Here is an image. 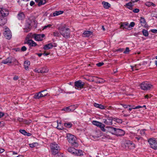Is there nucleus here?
<instances>
[{
    "instance_id": "40",
    "label": "nucleus",
    "mask_w": 157,
    "mask_h": 157,
    "mask_svg": "<svg viewBox=\"0 0 157 157\" xmlns=\"http://www.w3.org/2000/svg\"><path fill=\"white\" fill-rule=\"evenodd\" d=\"M143 35L145 36H147L148 35V33L147 31L145 29H143L142 31Z\"/></svg>"
},
{
    "instance_id": "17",
    "label": "nucleus",
    "mask_w": 157,
    "mask_h": 157,
    "mask_svg": "<svg viewBox=\"0 0 157 157\" xmlns=\"http://www.w3.org/2000/svg\"><path fill=\"white\" fill-rule=\"evenodd\" d=\"M24 44H28L30 46L32 47H35L37 45L36 43L32 40H29L25 41Z\"/></svg>"
},
{
    "instance_id": "21",
    "label": "nucleus",
    "mask_w": 157,
    "mask_h": 157,
    "mask_svg": "<svg viewBox=\"0 0 157 157\" xmlns=\"http://www.w3.org/2000/svg\"><path fill=\"white\" fill-rule=\"evenodd\" d=\"M55 44V45H53L52 43H50L48 44H46L44 46V50H47L51 49L53 47H56L57 46V44Z\"/></svg>"
},
{
    "instance_id": "26",
    "label": "nucleus",
    "mask_w": 157,
    "mask_h": 157,
    "mask_svg": "<svg viewBox=\"0 0 157 157\" xmlns=\"http://www.w3.org/2000/svg\"><path fill=\"white\" fill-rule=\"evenodd\" d=\"M135 140L136 141H137L139 142H141L143 140V138L142 137L140 136L135 135L134 136Z\"/></svg>"
},
{
    "instance_id": "34",
    "label": "nucleus",
    "mask_w": 157,
    "mask_h": 157,
    "mask_svg": "<svg viewBox=\"0 0 157 157\" xmlns=\"http://www.w3.org/2000/svg\"><path fill=\"white\" fill-rule=\"evenodd\" d=\"M128 25H129L128 23H123L121 25V27L124 28L129 30L130 29H129Z\"/></svg>"
},
{
    "instance_id": "41",
    "label": "nucleus",
    "mask_w": 157,
    "mask_h": 157,
    "mask_svg": "<svg viewBox=\"0 0 157 157\" xmlns=\"http://www.w3.org/2000/svg\"><path fill=\"white\" fill-rule=\"evenodd\" d=\"M29 147H31L33 148L35 147L36 146L38 145V144L37 143L35 142L33 143L32 144H29Z\"/></svg>"
},
{
    "instance_id": "4",
    "label": "nucleus",
    "mask_w": 157,
    "mask_h": 157,
    "mask_svg": "<svg viewBox=\"0 0 157 157\" xmlns=\"http://www.w3.org/2000/svg\"><path fill=\"white\" fill-rule=\"evenodd\" d=\"M148 142L151 148L155 150L157 149V142L155 138H152L149 139L148 140Z\"/></svg>"
},
{
    "instance_id": "9",
    "label": "nucleus",
    "mask_w": 157,
    "mask_h": 157,
    "mask_svg": "<svg viewBox=\"0 0 157 157\" xmlns=\"http://www.w3.org/2000/svg\"><path fill=\"white\" fill-rule=\"evenodd\" d=\"M4 37L8 40H10L12 37V33L11 31L8 29H5L3 33Z\"/></svg>"
},
{
    "instance_id": "7",
    "label": "nucleus",
    "mask_w": 157,
    "mask_h": 157,
    "mask_svg": "<svg viewBox=\"0 0 157 157\" xmlns=\"http://www.w3.org/2000/svg\"><path fill=\"white\" fill-rule=\"evenodd\" d=\"M152 85L147 82H144L142 83L140 85L141 88L144 90L150 89Z\"/></svg>"
},
{
    "instance_id": "29",
    "label": "nucleus",
    "mask_w": 157,
    "mask_h": 157,
    "mask_svg": "<svg viewBox=\"0 0 157 157\" xmlns=\"http://www.w3.org/2000/svg\"><path fill=\"white\" fill-rule=\"evenodd\" d=\"M83 155V152L82 151L75 149V155L81 156L82 155Z\"/></svg>"
},
{
    "instance_id": "53",
    "label": "nucleus",
    "mask_w": 157,
    "mask_h": 157,
    "mask_svg": "<svg viewBox=\"0 0 157 157\" xmlns=\"http://www.w3.org/2000/svg\"><path fill=\"white\" fill-rule=\"evenodd\" d=\"M140 11V10L138 9H135L133 10V12L134 13H138Z\"/></svg>"
},
{
    "instance_id": "24",
    "label": "nucleus",
    "mask_w": 157,
    "mask_h": 157,
    "mask_svg": "<svg viewBox=\"0 0 157 157\" xmlns=\"http://www.w3.org/2000/svg\"><path fill=\"white\" fill-rule=\"evenodd\" d=\"M103 7L106 9H108L110 7L111 5L108 2L103 1L102 2Z\"/></svg>"
},
{
    "instance_id": "14",
    "label": "nucleus",
    "mask_w": 157,
    "mask_h": 157,
    "mask_svg": "<svg viewBox=\"0 0 157 157\" xmlns=\"http://www.w3.org/2000/svg\"><path fill=\"white\" fill-rule=\"evenodd\" d=\"M46 90H44L36 93L33 96V98L35 99H39L43 97V95H44L42 94V93H44L46 92Z\"/></svg>"
},
{
    "instance_id": "16",
    "label": "nucleus",
    "mask_w": 157,
    "mask_h": 157,
    "mask_svg": "<svg viewBox=\"0 0 157 157\" xmlns=\"http://www.w3.org/2000/svg\"><path fill=\"white\" fill-rule=\"evenodd\" d=\"M37 23L36 20L32 19L31 21V23H29L28 28L29 29H30L32 26H33L34 28H36L37 27Z\"/></svg>"
},
{
    "instance_id": "39",
    "label": "nucleus",
    "mask_w": 157,
    "mask_h": 157,
    "mask_svg": "<svg viewBox=\"0 0 157 157\" xmlns=\"http://www.w3.org/2000/svg\"><path fill=\"white\" fill-rule=\"evenodd\" d=\"M55 157H66V156L62 153H59L54 155Z\"/></svg>"
},
{
    "instance_id": "23",
    "label": "nucleus",
    "mask_w": 157,
    "mask_h": 157,
    "mask_svg": "<svg viewBox=\"0 0 157 157\" xmlns=\"http://www.w3.org/2000/svg\"><path fill=\"white\" fill-rule=\"evenodd\" d=\"M17 17L18 20H22L25 18L24 14L22 12H20L18 14Z\"/></svg>"
},
{
    "instance_id": "36",
    "label": "nucleus",
    "mask_w": 157,
    "mask_h": 157,
    "mask_svg": "<svg viewBox=\"0 0 157 157\" xmlns=\"http://www.w3.org/2000/svg\"><path fill=\"white\" fill-rule=\"evenodd\" d=\"M40 69V73H46L48 72V69L46 67H44L42 68H41Z\"/></svg>"
},
{
    "instance_id": "42",
    "label": "nucleus",
    "mask_w": 157,
    "mask_h": 157,
    "mask_svg": "<svg viewBox=\"0 0 157 157\" xmlns=\"http://www.w3.org/2000/svg\"><path fill=\"white\" fill-rule=\"evenodd\" d=\"M72 106H69L68 107H67L63 109V110L65 111H66L67 112H69L70 111H72L71 109V108L72 107Z\"/></svg>"
},
{
    "instance_id": "45",
    "label": "nucleus",
    "mask_w": 157,
    "mask_h": 157,
    "mask_svg": "<svg viewBox=\"0 0 157 157\" xmlns=\"http://www.w3.org/2000/svg\"><path fill=\"white\" fill-rule=\"evenodd\" d=\"M19 132L20 133L24 135H25V134L26 133V131L24 129L20 130Z\"/></svg>"
},
{
    "instance_id": "30",
    "label": "nucleus",
    "mask_w": 157,
    "mask_h": 157,
    "mask_svg": "<svg viewBox=\"0 0 157 157\" xmlns=\"http://www.w3.org/2000/svg\"><path fill=\"white\" fill-rule=\"evenodd\" d=\"M75 148L72 147L68 148L67 150L69 152L75 155Z\"/></svg>"
},
{
    "instance_id": "59",
    "label": "nucleus",
    "mask_w": 157,
    "mask_h": 157,
    "mask_svg": "<svg viewBox=\"0 0 157 157\" xmlns=\"http://www.w3.org/2000/svg\"><path fill=\"white\" fill-rule=\"evenodd\" d=\"M142 107V106H140V105H138V106H136V107L133 108V109H139V108H141Z\"/></svg>"
},
{
    "instance_id": "62",
    "label": "nucleus",
    "mask_w": 157,
    "mask_h": 157,
    "mask_svg": "<svg viewBox=\"0 0 157 157\" xmlns=\"http://www.w3.org/2000/svg\"><path fill=\"white\" fill-rule=\"evenodd\" d=\"M17 120L20 122H21L23 121V119L22 118H18L17 119Z\"/></svg>"
},
{
    "instance_id": "58",
    "label": "nucleus",
    "mask_w": 157,
    "mask_h": 157,
    "mask_svg": "<svg viewBox=\"0 0 157 157\" xmlns=\"http://www.w3.org/2000/svg\"><path fill=\"white\" fill-rule=\"evenodd\" d=\"M123 50V49L122 48H120L118 49H117L116 50V51H119L120 52H122V51Z\"/></svg>"
},
{
    "instance_id": "10",
    "label": "nucleus",
    "mask_w": 157,
    "mask_h": 157,
    "mask_svg": "<svg viewBox=\"0 0 157 157\" xmlns=\"http://www.w3.org/2000/svg\"><path fill=\"white\" fill-rule=\"evenodd\" d=\"M112 117H108L106 119H103V122L107 125H112L113 124Z\"/></svg>"
},
{
    "instance_id": "49",
    "label": "nucleus",
    "mask_w": 157,
    "mask_h": 157,
    "mask_svg": "<svg viewBox=\"0 0 157 157\" xmlns=\"http://www.w3.org/2000/svg\"><path fill=\"white\" fill-rule=\"evenodd\" d=\"M104 64V63L103 62H100L96 64V65L98 67H101Z\"/></svg>"
},
{
    "instance_id": "61",
    "label": "nucleus",
    "mask_w": 157,
    "mask_h": 157,
    "mask_svg": "<svg viewBox=\"0 0 157 157\" xmlns=\"http://www.w3.org/2000/svg\"><path fill=\"white\" fill-rule=\"evenodd\" d=\"M34 4H35V2L33 1H31L30 3V5L31 6H33Z\"/></svg>"
},
{
    "instance_id": "35",
    "label": "nucleus",
    "mask_w": 157,
    "mask_h": 157,
    "mask_svg": "<svg viewBox=\"0 0 157 157\" xmlns=\"http://www.w3.org/2000/svg\"><path fill=\"white\" fill-rule=\"evenodd\" d=\"M145 5L149 7L151 6H152L153 7L155 6V5L151 2H147L145 3Z\"/></svg>"
},
{
    "instance_id": "18",
    "label": "nucleus",
    "mask_w": 157,
    "mask_h": 157,
    "mask_svg": "<svg viewBox=\"0 0 157 157\" xmlns=\"http://www.w3.org/2000/svg\"><path fill=\"white\" fill-rule=\"evenodd\" d=\"M7 19L4 17L0 16V25H3L7 22Z\"/></svg>"
},
{
    "instance_id": "27",
    "label": "nucleus",
    "mask_w": 157,
    "mask_h": 157,
    "mask_svg": "<svg viewBox=\"0 0 157 157\" xmlns=\"http://www.w3.org/2000/svg\"><path fill=\"white\" fill-rule=\"evenodd\" d=\"M98 127H99L101 128V130L103 132H106V129L104 128L105 125L103 123L100 122Z\"/></svg>"
},
{
    "instance_id": "5",
    "label": "nucleus",
    "mask_w": 157,
    "mask_h": 157,
    "mask_svg": "<svg viewBox=\"0 0 157 157\" xmlns=\"http://www.w3.org/2000/svg\"><path fill=\"white\" fill-rule=\"evenodd\" d=\"M0 14L1 16L6 17L9 14V11L8 10L0 6Z\"/></svg>"
},
{
    "instance_id": "55",
    "label": "nucleus",
    "mask_w": 157,
    "mask_h": 157,
    "mask_svg": "<svg viewBox=\"0 0 157 157\" xmlns=\"http://www.w3.org/2000/svg\"><path fill=\"white\" fill-rule=\"evenodd\" d=\"M34 71L35 72H37L38 73H40L41 71H40V69H37L36 68L34 69Z\"/></svg>"
},
{
    "instance_id": "25",
    "label": "nucleus",
    "mask_w": 157,
    "mask_h": 157,
    "mask_svg": "<svg viewBox=\"0 0 157 157\" xmlns=\"http://www.w3.org/2000/svg\"><path fill=\"white\" fill-rule=\"evenodd\" d=\"M94 106L95 107L101 109H104L105 108V107L104 106L101 104H99L95 103L94 104Z\"/></svg>"
},
{
    "instance_id": "33",
    "label": "nucleus",
    "mask_w": 157,
    "mask_h": 157,
    "mask_svg": "<svg viewBox=\"0 0 157 157\" xmlns=\"http://www.w3.org/2000/svg\"><path fill=\"white\" fill-rule=\"evenodd\" d=\"M63 13V11H58L54 12L53 15L54 16H56L62 14Z\"/></svg>"
},
{
    "instance_id": "56",
    "label": "nucleus",
    "mask_w": 157,
    "mask_h": 157,
    "mask_svg": "<svg viewBox=\"0 0 157 157\" xmlns=\"http://www.w3.org/2000/svg\"><path fill=\"white\" fill-rule=\"evenodd\" d=\"M132 69V71H134V69H135V70H137V69H136V65H135V66H131Z\"/></svg>"
},
{
    "instance_id": "6",
    "label": "nucleus",
    "mask_w": 157,
    "mask_h": 157,
    "mask_svg": "<svg viewBox=\"0 0 157 157\" xmlns=\"http://www.w3.org/2000/svg\"><path fill=\"white\" fill-rule=\"evenodd\" d=\"M85 83L80 80L75 82V87L77 89L80 90L83 88Z\"/></svg>"
},
{
    "instance_id": "54",
    "label": "nucleus",
    "mask_w": 157,
    "mask_h": 157,
    "mask_svg": "<svg viewBox=\"0 0 157 157\" xmlns=\"http://www.w3.org/2000/svg\"><path fill=\"white\" fill-rule=\"evenodd\" d=\"M122 105L125 108H127L128 107H130L131 106L129 105L122 104Z\"/></svg>"
},
{
    "instance_id": "12",
    "label": "nucleus",
    "mask_w": 157,
    "mask_h": 157,
    "mask_svg": "<svg viewBox=\"0 0 157 157\" xmlns=\"http://www.w3.org/2000/svg\"><path fill=\"white\" fill-rule=\"evenodd\" d=\"M15 59L13 57H9L6 59L3 60L2 61V63L5 64H7L8 63H11L15 61Z\"/></svg>"
},
{
    "instance_id": "11",
    "label": "nucleus",
    "mask_w": 157,
    "mask_h": 157,
    "mask_svg": "<svg viewBox=\"0 0 157 157\" xmlns=\"http://www.w3.org/2000/svg\"><path fill=\"white\" fill-rule=\"evenodd\" d=\"M124 145L126 147H128L129 149H132L135 147V144L129 140L126 141L124 143Z\"/></svg>"
},
{
    "instance_id": "3",
    "label": "nucleus",
    "mask_w": 157,
    "mask_h": 157,
    "mask_svg": "<svg viewBox=\"0 0 157 157\" xmlns=\"http://www.w3.org/2000/svg\"><path fill=\"white\" fill-rule=\"evenodd\" d=\"M52 154L53 155H56L60 150L59 146L55 142L51 144L50 145Z\"/></svg>"
},
{
    "instance_id": "19",
    "label": "nucleus",
    "mask_w": 157,
    "mask_h": 157,
    "mask_svg": "<svg viewBox=\"0 0 157 157\" xmlns=\"http://www.w3.org/2000/svg\"><path fill=\"white\" fill-rule=\"evenodd\" d=\"M93 32L89 31H85L83 33L82 36L84 37H88L93 35Z\"/></svg>"
},
{
    "instance_id": "31",
    "label": "nucleus",
    "mask_w": 157,
    "mask_h": 157,
    "mask_svg": "<svg viewBox=\"0 0 157 157\" xmlns=\"http://www.w3.org/2000/svg\"><path fill=\"white\" fill-rule=\"evenodd\" d=\"M30 65V62L28 60L25 61L24 62V67L27 70L28 69L29 66Z\"/></svg>"
},
{
    "instance_id": "63",
    "label": "nucleus",
    "mask_w": 157,
    "mask_h": 157,
    "mask_svg": "<svg viewBox=\"0 0 157 157\" xmlns=\"http://www.w3.org/2000/svg\"><path fill=\"white\" fill-rule=\"evenodd\" d=\"M10 152L11 153H12V155H17V152H16L14 151H11Z\"/></svg>"
},
{
    "instance_id": "22",
    "label": "nucleus",
    "mask_w": 157,
    "mask_h": 157,
    "mask_svg": "<svg viewBox=\"0 0 157 157\" xmlns=\"http://www.w3.org/2000/svg\"><path fill=\"white\" fill-rule=\"evenodd\" d=\"M140 23L142 26L145 27L147 26V23L146 20L143 17H141L140 18Z\"/></svg>"
},
{
    "instance_id": "8",
    "label": "nucleus",
    "mask_w": 157,
    "mask_h": 157,
    "mask_svg": "<svg viewBox=\"0 0 157 157\" xmlns=\"http://www.w3.org/2000/svg\"><path fill=\"white\" fill-rule=\"evenodd\" d=\"M33 36L34 37L35 40L37 41H42L43 40L45 36L44 34H34L33 35Z\"/></svg>"
},
{
    "instance_id": "20",
    "label": "nucleus",
    "mask_w": 157,
    "mask_h": 157,
    "mask_svg": "<svg viewBox=\"0 0 157 157\" xmlns=\"http://www.w3.org/2000/svg\"><path fill=\"white\" fill-rule=\"evenodd\" d=\"M89 80L91 82H95L97 83L101 84L105 82L104 79H89Z\"/></svg>"
},
{
    "instance_id": "28",
    "label": "nucleus",
    "mask_w": 157,
    "mask_h": 157,
    "mask_svg": "<svg viewBox=\"0 0 157 157\" xmlns=\"http://www.w3.org/2000/svg\"><path fill=\"white\" fill-rule=\"evenodd\" d=\"M133 6V5L132 3L131 2L126 3L125 5V6H126L127 8L130 10H132Z\"/></svg>"
},
{
    "instance_id": "43",
    "label": "nucleus",
    "mask_w": 157,
    "mask_h": 157,
    "mask_svg": "<svg viewBox=\"0 0 157 157\" xmlns=\"http://www.w3.org/2000/svg\"><path fill=\"white\" fill-rule=\"evenodd\" d=\"M53 35L55 36L58 37L60 36V35L59 34V33L57 31H55L53 32Z\"/></svg>"
},
{
    "instance_id": "44",
    "label": "nucleus",
    "mask_w": 157,
    "mask_h": 157,
    "mask_svg": "<svg viewBox=\"0 0 157 157\" xmlns=\"http://www.w3.org/2000/svg\"><path fill=\"white\" fill-rule=\"evenodd\" d=\"M100 122H99V121H92V124L94 125H96V126H98Z\"/></svg>"
},
{
    "instance_id": "32",
    "label": "nucleus",
    "mask_w": 157,
    "mask_h": 157,
    "mask_svg": "<svg viewBox=\"0 0 157 157\" xmlns=\"http://www.w3.org/2000/svg\"><path fill=\"white\" fill-rule=\"evenodd\" d=\"M64 126L66 128H70L72 125V124L70 122H66L64 124Z\"/></svg>"
},
{
    "instance_id": "51",
    "label": "nucleus",
    "mask_w": 157,
    "mask_h": 157,
    "mask_svg": "<svg viewBox=\"0 0 157 157\" xmlns=\"http://www.w3.org/2000/svg\"><path fill=\"white\" fill-rule=\"evenodd\" d=\"M32 122V121L31 120H29V121L25 120V121L24 122L25 124H29L30 123Z\"/></svg>"
},
{
    "instance_id": "47",
    "label": "nucleus",
    "mask_w": 157,
    "mask_h": 157,
    "mask_svg": "<svg viewBox=\"0 0 157 157\" xmlns=\"http://www.w3.org/2000/svg\"><path fill=\"white\" fill-rule=\"evenodd\" d=\"M135 25V23L134 22H131L130 24L129 25L128 27L129 28H130L131 27H133Z\"/></svg>"
},
{
    "instance_id": "64",
    "label": "nucleus",
    "mask_w": 157,
    "mask_h": 157,
    "mask_svg": "<svg viewBox=\"0 0 157 157\" xmlns=\"http://www.w3.org/2000/svg\"><path fill=\"white\" fill-rule=\"evenodd\" d=\"M151 32L153 33H157V30L156 29H152Z\"/></svg>"
},
{
    "instance_id": "13",
    "label": "nucleus",
    "mask_w": 157,
    "mask_h": 157,
    "mask_svg": "<svg viewBox=\"0 0 157 157\" xmlns=\"http://www.w3.org/2000/svg\"><path fill=\"white\" fill-rule=\"evenodd\" d=\"M125 132L123 130L118 128H116L115 135L117 136H124L125 134Z\"/></svg>"
},
{
    "instance_id": "57",
    "label": "nucleus",
    "mask_w": 157,
    "mask_h": 157,
    "mask_svg": "<svg viewBox=\"0 0 157 157\" xmlns=\"http://www.w3.org/2000/svg\"><path fill=\"white\" fill-rule=\"evenodd\" d=\"M116 120V122L118 123H121L122 122V120L121 119H119V118H117V120Z\"/></svg>"
},
{
    "instance_id": "15",
    "label": "nucleus",
    "mask_w": 157,
    "mask_h": 157,
    "mask_svg": "<svg viewBox=\"0 0 157 157\" xmlns=\"http://www.w3.org/2000/svg\"><path fill=\"white\" fill-rule=\"evenodd\" d=\"M106 131L108 132L113 134L115 135L116 128L113 127L111 126H107L106 127Z\"/></svg>"
},
{
    "instance_id": "52",
    "label": "nucleus",
    "mask_w": 157,
    "mask_h": 157,
    "mask_svg": "<svg viewBox=\"0 0 157 157\" xmlns=\"http://www.w3.org/2000/svg\"><path fill=\"white\" fill-rule=\"evenodd\" d=\"M51 26H52V25L51 24H49L43 27V30L44 29H45L47 28H49V27H51Z\"/></svg>"
},
{
    "instance_id": "1",
    "label": "nucleus",
    "mask_w": 157,
    "mask_h": 157,
    "mask_svg": "<svg viewBox=\"0 0 157 157\" xmlns=\"http://www.w3.org/2000/svg\"><path fill=\"white\" fill-rule=\"evenodd\" d=\"M59 33L63 37L68 38L70 37V31L68 28H65L64 26H61L59 27Z\"/></svg>"
},
{
    "instance_id": "37",
    "label": "nucleus",
    "mask_w": 157,
    "mask_h": 157,
    "mask_svg": "<svg viewBox=\"0 0 157 157\" xmlns=\"http://www.w3.org/2000/svg\"><path fill=\"white\" fill-rule=\"evenodd\" d=\"M57 125V128L59 130H62L63 129V128L62 126V124L60 123H58V122L56 123Z\"/></svg>"
},
{
    "instance_id": "46",
    "label": "nucleus",
    "mask_w": 157,
    "mask_h": 157,
    "mask_svg": "<svg viewBox=\"0 0 157 157\" xmlns=\"http://www.w3.org/2000/svg\"><path fill=\"white\" fill-rule=\"evenodd\" d=\"M130 51L129 48L128 47H127L126 48L124 52L123 53L124 54H128Z\"/></svg>"
},
{
    "instance_id": "38",
    "label": "nucleus",
    "mask_w": 157,
    "mask_h": 157,
    "mask_svg": "<svg viewBox=\"0 0 157 157\" xmlns=\"http://www.w3.org/2000/svg\"><path fill=\"white\" fill-rule=\"evenodd\" d=\"M46 2V0H40L39 3L38 4V6H40L41 5L44 4Z\"/></svg>"
},
{
    "instance_id": "2",
    "label": "nucleus",
    "mask_w": 157,
    "mask_h": 157,
    "mask_svg": "<svg viewBox=\"0 0 157 157\" xmlns=\"http://www.w3.org/2000/svg\"><path fill=\"white\" fill-rule=\"evenodd\" d=\"M67 136L68 142L71 144L72 146L74 147L78 146V144L77 142V139L75 136L70 134H67Z\"/></svg>"
},
{
    "instance_id": "60",
    "label": "nucleus",
    "mask_w": 157,
    "mask_h": 157,
    "mask_svg": "<svg viewBox=\"0 0 157 157\" xmlns=\"http://www.w3.org/2000/svg\"><path fill=\"white\" fill-rule=\"evenodd\" d=\"M48 93L47 92V91L46 92H44V93H42V94L43 95H43V97H44L46 96H47L48 94Z\"/></svg>"
},
{
    "instance_id": "48",
    "label": "nucleus",
    "mask_w": 157,
    "mask_h": 157,
    "mask_svg": "<svg viewBox=\"0 0 157 157\" xmlns=\"http://www.w3.org/2000/svg\"><path fill=\"white\" fill-rule=\"evenodd\" d=\"M146 130L145 129H142L140 131V134L142 135H144L145 134V131Z\"/></svg>"
},
{
    "instance_id": "50",
    "label": "nucleus",
    "mask_w": 157,
    "mask_h": 157,
    "mask_svg": "<svg viewBox=\"0 0 157 157\" xmlns=\"http://www.w3.org/2000/svg\"><path fill=\"white\" fill-rule=\"evenodd\" d=\"M27 48L25 46H23L21 47V51L24 52L26 50Z\"/></svg>"
}]
</instances>
